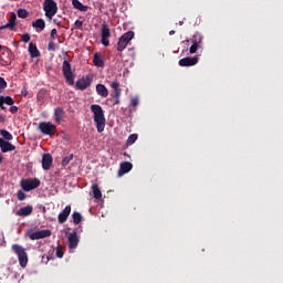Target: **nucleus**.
<instances>
[{"mask_svg": "<svg viewBox=\"0 0 283 283\" xmlns=\"http://www.w3.org/2000/svg\"><path fill=\"white\" fill-rule=\"evenodd\" d=\"M0 109H6V107L3 106V104H2V106H0Z\"/></svg>", "mask_w": 283, "mask_h": 283, "instance_id": "obj_50", "label": "nucleus"}, {"mask_svg": "<svg viewBox=\"0 0 283 283\" xmlns=\"http://www.w3.org/2000/svg\"><path fill=\"white\" fill-rule=\"evenodd\" d=\"M112 90H114V93L111 94L112 98H114V105H120V94L123 90H120V83L118 81H114L111 83Z\"/></svg>", "mask_w": 283, "mask_h": 283, "instance_id": "obj_7", "label": "nucleus"}, {"mask_svg": "<svg viewBox=\"0 0 283 283\" xmlns=\"http://www.w3.org/2000/svg\"><path fill=\"white\" fill-rule=\"evenodd\" d=\"M67 239L70 249H76V247H78L80 239L78 233L76 231L69 233Z\"/></svg>", "mask_w": 283, "mask_h": 283, "instance_id": "obj_14", "label": "nucleus"}, {"mask_svg": "<svg viewBox=\"0 0 283 283\" xmlns=\"http://www.w3.org/2000/svg\"><path fill=\"white\" fill-rule=\"evenodd\" d=\"M0 163H3V157L0 155Z\"/></svg>", "mask_w": 283, "mask_h": 283, "instance_id": "obj_48", "label": "nucleus"}, {"mask_svg": "<svg viewBox=\"0 0 283 283\" xmlns=\"http://www.w3.org/2000/svg\"><path fill=\"white\" fill-rule=\"evenodd\" d=\"M32 211H33L32 206H27V207L20 208V209L17 211V216H20V217H22V218H25V216H31V214H32Z\"/></svg>", "mask_w": 283, "mask_h": 283, "instance_id": "obj_19", "label": "nucleus"}, {"mask_svg": "<svg viewBox=\"0 0 283 283\" xmlns=\"http://www.w3.org/2000/svg\"><path fill=\"white\" fill-rule=\"evenodd\" d=\"M29 238H30V240H41V234H40L39 231L31 232V233L29 234Z\"/></svg>", "mask_w": 283, "mask_h": 283, "instance_id": "obj_36", "label": "nucleus"}, {"mask_svg": "<svg viewBox=\"0 0 283 283\" xmlns=\"http://www.w3.org/2000/svg\"><path fill=\"white\" fill-rule=\"evenodd\" d=\"M101 36H102V45H104L105 48H108L109 36H112V31L109 30L107 22H103V24H102Z\"/></svg>", "mask_w": 283, "mask_h": 283, "instance_id": "obj_8", "label": "nucleus"}, {"mask_svg": "<svg viewBox=\"0 0 283 283\" xmlns=\"http://www.w3.org/2000/svg\"><path fill=\"white\" fill-rule=\"evenodd\" d=\"M33 28H35L36 30H40V32H43V30H45V20L43 19H38L35 21L32 22Z\"/></svg>", "mask_w": 283, "mask_h": 283, "instance_id": "obj_22", "label": "nucleus"}, {"mask_svg": "<svg viewBox=\"0 0 283 283\" xmlns=\"http://www.w3.org/2000/svg\"><path fill=\"white\" fill-rule=\"evenodd\" d=\"M29 54L31 59H39V56H41V51H39V49L36 48V44L31 42L29 44Z\"/></svg>", "mask_w": 283, "mask_h": 283, "instance_id": "obj_18", "label": "nucleus"}, {"mask_svg": "<svg viewBox=\"0 0 283 283\" xmlns=\"http://www.w3.org/2000/svg\"><path fill=\"white\" fill-rule=\"evenodd\" d=\"M52 163H54V158L50 153H46L42 156V168L44 171H50V167H52Z\"/></svg>", "mask_w": 283, "mask_h": 283, "instance_id": "obj_13", "label": "nucleus"}, {"mask_svg": "<svg viewBox=\"0 0 283 283\" xmlns=\"http://www.w3.org/2000/svg\"><path fill=\"white\" fill-rule=\"evenodd\" d=\"M0 135L2 136V139L8 142V140H12V134H10V132L6 130V129H1L0 130Z\"/></svg>", "mask_w": 283, "mask_h": 283, "instance_id": "obj_30", "label": "nucleus"}, {"mask_svg": "<svg viewBox=\"0 0 283 283\" xmlns=\"http://www.w3.org/2000/svg\"><path fill=\"white\" fill-rule=\"evenodd\" d=\"M92 85V76L86 75L83 76L82 78L77 80L75 83V87H77V90H80L81 92H85V90H87V87H90Z\"/></svg>", "mask_w": 283, "mask_h": 283, "instance_id": "obj_9", "label": "nucleus"}, {"mask_svg": "<svg viewBox=\"0 0 283 283\" xmlns=\"http://www.w3.org/2000/svg\"><path fill=\"white\" fill-rule=\"evenodd\" d=\"M95 90L98 96H102V98H107V96H109V91L105 84H97Z\"/></svg>", "mask_w": 283, "mask_h": 283, "instance_id": "obj_17", "label": "nucleus"}, {"mask_svg": "<svg viewBox=\"0 0 283 283\" xmlns=\"http://www.w3.org/2000/svg\"><path fill=\"white\" fill-rule=\"evenodd\" d=\"M15 25H17V13H11L9 22L7 24L2 25V28L9 29V30H14Z\"/></svg>", "mask_w": 283, "mask_h": 283, "instance_id": "obj_20", "label": "nucleus"}, {"mask_svg": "<svg viewBox=\"0 0 283 283\" xmlns=\"http://www.w3.org/2000/svg\"><path fill=\"white\" fill-rule=\"evenodd\" d=\"M11 249L13 253L18 255L20 266H22V269H25V266H28V252H25V248L19 244H13Z\"/></svg>", "mask_w": 283, "mask_h": 283, "instance_id": "obj_2", "label": "nucleus"}, {"mask_svg": "<svg viewBox=\"0 0 283 283\" xmlns=\"http://www.w3.org/2000/svg\"><path fill=\"white\" fill-rule=\"evenodd\" d=\"M17 196H18V200L20 201L25 200V192H23L22 190H19Z\"/></svg>", "mask_w": 283, "mask_h": 283, "instance_id": "obj_40", "label": "nucleus"}, {"mask_svg": "<svg viewBox=\"0 0 283 283\" xmlns=\"http://www.w3.org/2000/svg\"><path fill=\"white\" fill-rule=\"evenodd\" d=\"M20 186L23 189V191H32L34 189H38V187H41V180H39V178L22 179L20 181Z\"/></svg>", "mask_w": 283, "mask_h": 283, "instance_id": "obj_6", "label": "nucleus"}, {"mask_svg": "<svg viewBox=\"0 0 283 283\" xmlns=\"http://www.w3.org/2000/svg\"><path fill=\"white\" fill-rule=\"evenodd\" d=\"M201 43H202V35L195 34L192 36V45L189 49L190 54H196V52H198V48H200Z\"/></svg>", "mask_w": 283, "mask_h": 283, "instance_id": "obj_12", "label": "nucleus"}, {"mask_svg": "<svg viewBox=\"0 0 283 283\" xmlns=\"http://www.w3.org/2000/svg\"><path fill=\"white\" fill-rule=\"evenodd\" d=\"M169 34H170V36H174V34H176V31L171 30V31H169Z\"/></svg>", "mask_w": 283, "mask_h": 283, "instance_id": "obj_47", "label": "nucleus"}, {"mask_svg": "<svg viewBox=\"0 0 283 283\" xmlns=\"http://www.w3.org/2000/svg\"><path fill=\"white\" fill-rule=\"evenodd\" d=\"M18 17L19 19H28L30 17V12L25 9H18Z\"/></svg>", "mask_w": 283, "mask_h": 283, "instance_id": "obj_31", "label": "nucleus"}, {"mask_svg": "<svg viewBox=\"0 0 283 283\" xmlns=\"http://www.w3.org/2000/svg\"><path fill=\"white\" fill-rule=\"evenodd\" d=\"M57 43H62L60 39L57 40Z\"/></svg>", "mask_w": 283, "mask_h": 283, "instance_id": "obj_53", "label": "nucleus"}, {"mask_svg": "<svg viewBox=\"0 0 283 283\" xmlns=\"http://www.w3.org/2000/svg\"><path fill=\"white\" fill-rule=\"evenodd\" d=\"M21 41L23 43H30V34H28V33L22 34Z\"/></svg>", "mask_w": 283, "mask_h": 283, "instance_id": "obj_39", "label": "nucleus"}, {"mask_svg": "<svg viewBox=\"0 0 283 283\" xmlns=\"http://www.w3.org/2000/svg\"><path fill=\"white\" fill-rule=\"evenodd\" d=\"M70 213H72V206L69 205L64 208L62 212L57 216V222L59 224H65L67 222V219L70 218Z\"/></svg>", "mask_w": 283, "mask_h": 283, "instance_id": "obj_11", "label": "nucleus"}, {"mask_svg": "<svg viewBox=\"0 0 283 283\" xmlns=\"http://www.w3.org/2000/svg\"><path fill=\"white\" fill-rule=\"evenodd\" d=\"M185 22L184 21H179V25H182Z\"/></svg>", "mask_w": 283, "mask_h": 283, "instance_id": "obj_49", "label": "nucleus"}, {"mask_svg": "<svg viewBox=\"0 0 283 283\" xmlns=\"http://www.w3.org/2000/svg\"><path fill=\"white\" fill-rule=\"evenodd\" d=\"M130 105L133 107H138V97H134L132 101H130Z\"/></svg>", "mask_w": 283, "mask_h": 283, "instance_id": "obj_42", "label": "nucleus"}, {"mask_svg": "<svg viewBox=\"0 0 283 283\" xmlns=\"http://www.w3.org/2000/svg\"><path fill=\"white\" fill-rule=\"evenodd\" d=\"M43 10L45 12V17L48 19H52L59 12V7L56 6V1L54 0H45L43 3Z\"/></svg>", "mask_w": 283, "mask_h": 283, "instance_id": "obj_4", "label": "nucleus"}, {"mask_svg": "<svg viewBox=\"0 0 283 283\" xmlns=\"http://www.w3.org/2000/svg\"><path fill=\"white\" fill-rule=\"evenodd\" d=\"M93 63L96 67H104L105 66V62L103 61V57H101V55L98 53L94 54Z\"/></svg>", "mask_w": 283, "mask_h": 283, "instance_id": "obj_24", "label": "nucleus"}, {"mask_svg": "<svg viewBox=\"0 0 283 283\" xmlns=\"http://www.w3.org/2000/svg\"><path fill=\"white\" fill-rule=\"evenodd\" d=\"M0 123H6V117L3 115H0Z\"/></svg>", "mask_w": 283, "mask_h": 283, "instance_id": "obj_45", "label": "nucleus"}, {"mask_svg": "<svg viewBox=\"0 0 283 283\" xmlns=\"http://www.w3.org/2000/svg\"><path fill=\"white\" fill-rule=\"evenodd\" d=\"M40 240H43V238H50L52 235L51 230H40Z\"/></svg>", "mask_w": 283, "mask_h": 283, "instance_id": "obj_34", "label": "nucleus"}, {"mask_svg": "<svg viewBox=\"0 0 283 283\" xmlns=\"http://www.w3.org/2000/svg\"><path fill=\"white\" fill-rule=\"evenodd\" d=\"M22 94H23L24 96H28V90H27V88H23V90H22Z\"/></svg>", "mask_w": 283, "mask_h": 283, "instance_id": "obj_46", "label": "nucleus"}, {"mask_svg": "<svg viewBox=\"0 0 283 283\" xmlns=\"http://www.w3.org/2000/svg\"><path fill=\"white\" fill-rule=\"evenodd\" d=\"M48 50L50 52H56V50H59V46H56V43H54V41H50L48 45Z\"/></svg>", "mask_w": 283, "mask_h": 283, "instance_id": "obj_35", "label": "nucleus"}, {"mask_svg": "<svg viewBox=\"0 0 283 283\" xmlns=\"http://www.w3.org/2000/svg\"><path fill=\"white\" fill-rule=\"evenodd\" d=\"M56 32H57L56 29H52V31H51L52 41H54V39H56V36H59V34Z\"/></svg>", "mask_w": 283, "mask_h": 283, "instance_id": "obj_43", "label": "nucleus"}, {"mask_svg": "<svg viewBox=\"0 0 283 283\" xmlns=\"http://www.w3.org/2000/svg\"><path fill=\"white\" fill-rule=\"evenodd\" d=\"M120 39L124 41V43H126V45H129V41H132V39H134V31H128L126 33H124Z\"/></svg>", "mask_w": 283, "mask_h": 283, "instance_id": "obj_26", "label": "nucleus"}, {"mask_svg": "<svg viewBox=\"0 0 283 283\" xmlns=\"http://www.w3.org/2000/svg\"><path fill=\"white\" fill-rule=\"evenodd\" d=\"M91 112L94 114L93 120L96 123L97 133L103 134L105 132V113L103 112V107L93 104L91 105Z\"/></svg>", "mask_w": 283, "mask_h": 283, "instance_id": "obj_1", "label": "nucleus"}, {"mask_svg": "<svg viewBox=\"0 0 283 283\" xmlns=\"http://www.w3.org/2000/svg\"><path fill=\"white\" fill-rule=\"evenodd\" d=\"M63 116H65V111H63V108L57 107L54 111V118H55V123H60L61 120H63Z\"/></svg>", "mask_w": 283, "mask_h": 283, "instance_id": "obj_23", "label": "nucleus"}, {"mask_svg": "<svg viewBox=\"0 0 283 283\" xmlns=\"http://www.w3.org/2000/svg\"><path fill=\"white\" fill-rule=\"evenodd\" d=\"M72 218L74 224H81V222H83V216L81 214V212H73Z\"/></svg>", "mask_w": 283, "mask_h": 283, "instance_id": "obj_28", "label": "nucleus"}, {"mask_svg": "<svg viewBox=\"0 0 283 283\" xmlns=\"http://www.w3.org/2000/svg\"><path fill=\"white\" fill-rule=\"evenodd\" d=\"M72 160H74V155H73V154H71V155H69V156H66V157H63V159H62V166H63V167H67V164H69V163H72Z\"/></svg>", "mask_w": 283, "mask_h": 283, "instance_id": "obj_32", "label": "nucleus"}, {"mask_svg": "<svg viewBox=\"0 0 283 283\" xmlns=\"http://www.w3.org/2000/svg\"><path fill=\"white\" fill-rule=\"evenodd\" d=\"M14 105V99L10 96H0V106Z\"/></svg>", "mask_w": 283, "mask_h": 283, "instance_id": "obj_27", "label": "nucleus"}, {"mask_svg": "<svg viewBox=\"0 0 283 283\" xmlns=\"http://www.w3.org/2000/svg\"><path fill=\"white\" fill-rule=\"evenodd\" d=\"M1 50H3V45L0 44V52H1Z\"/></svg>", "mask_w": 283, "mask_h": 283, "instance_id": "obj_52", "label": "nucleus"}, {"mask_svg": "<svg viewBox=\"0 0 283 283\" xmlns=\"http://www.w3.org/2000/svg\"><path fill=\"white\" fill-rule=\"evenodd\" d=\"M64 253H63V248L57 247L56 248V258H63Z\"/></svg>", "mask_w": 283, "mask_h": 283, "instance_id": "obj_41", "label": "nucleus"}, {"mask_svg": "<svg viewBox=\"0 0 283 283\" xmlns=\"http://www.w3.org/2000/svg\"><path fill=\"white\" fill-rule=\"evenodd\" d=\"M38 129L45 136H54L56 134V125L52 122H42L39 124Z\"/></svg>", "mask_w": 283, "mask_h": 283, "instance_id": "obj_5", "label": "nucleus"}, {"mask_svg": "<svg viewBox=\"0 0 283 283\" xmlns=\"http://www.w3.org/2000/svg\"><path fill=\"white\" fill-rule=\"evenodd\" d=\"M198 56H192V57H184L181 60H179L178 64L180 65V67H192V65H198Z\"/></svg>", "mask_w": 283, "mask_h": 283, "instance_id": "obj_10", "label": "nucleus"}, {"mask_svg": "<svg viewBox=\"0 0 283 283\" xmlns=\"http://www.w3.org/2000/svg\"><path fill=\"white\" fill-rule=\"evenodd\" d=\"M125 48H127V44L125 43L124 40H122V38H119L117 42V52H123Z\"/></svg>", "mask_w": 283, "mask_h": 283, "instance_id": "obj_33", "label": "nucleus"}, {"mask_svg": "<svg viewBox=\"0 0 283 283\" xmlns=\"http://www.w3.org/2000/svg\"><path fill=\"white\" fill-rule=\"evenodd\" d=\"M136 140H138V134H132L130 136H128V138L126 140L127 147L134 145V143H136Z\"/></svg>", "mask_w": 283, "mask_h": 283, "instance_id": "obj_29", "label": "nucleus"}, {"mask_svg": "<svg viewBox=\"0 0 283 283\" xmlns=\"http://www.w3.org/2000/svg\"><path fill=\"white\" fill-rule=\"evenodd\" d=\"M62 73L69 85H74V73L72 72V64L67 60L63 61Z\"/></svg>", "mask_w": 283, "mask_h": 283, "instance_id": "obj_3", "label": "nucleus"}, {"mask_svg": "<svg viewBox=\"0 0 283 283\" xmlns=\"http://www.w3.org/2000/svg\"><path fill=\"white\" fill-rule=\"evenodd\" d=\"M72 6L75 8V10H80V12H87V10H90V7L84 6L78 0H72Z\"/></svg>", "mask_w": 283, "mask_h": 283, "instance_id": "obj_21", "label": "nucleus"}, {"mask_svg": "<svg viewBox=\"0 0 283 283\" xmlns=\"http://www.w3.org/2000/svg\"><path fill=\"white\" fill-rule=\"evenodd\" d=\"M74 29L75 30H83V21L76 20L74 23Z\"/></svg>", "mask_w": 283, "mask_h": 283, "instance_id": "obj_38", "label": "nucleus"}, {"mask_svg": "<svg viewBox=\"0 0 283 283\" xmlns=\"http://www.w3.org/2000/svg\"><path fill=\"white\" fill-rule=\"evenodd\" d=\"M92 189H93V196L96 200H101V198H103V192H101V188L94 184L92 186Z\"/></svg>", "mask_w": 283, "mask_h": 283, "instance_id": "obj_25", "label": "nucleus"}, {"mask_svg": "<svg viewBox=\"0 0 283 283\" xmlns=\"http://www.w3.org/2000/svg\"><path fill=\"white\" fill-rule=\"evenodd\" d=\"M130 169H134V165L129 161H124L119 166L118 177L125 176V174H129Z\"/></svg>", "mask_w": 283, "mask_h": 283, "instance_id": "obj_16", "label": "nucleus"}, {"mask_svg": "<svg viewBox=\"0 0 283 283\" xmlns=\"http://www.w3.org/2000/svg\"><path fill=\"white\" fill-rule=\"evenodd\" d=\"M0 149L2 154H8V151H14L17 147L12 145L10 142H6V139L0 138Z\"/></svg>", "mask_w": 283, "mask_h": 283, "instance_id": "obj_15", "label": "nucleus"}, {"mask_svg": "<svg viewBox=\"0 0 283 283\" xmlns=\"http://www.w3.org/2000/svg\"><path fill=\"white\" fill-rule=\"evenodd\" d=\"M1 30H6V28H3V27H0V32H1Z\"/></svg>", "mask_w": 283, "mask_h": 283, "instance_id": "obj_51", "label": "nucleus"}, {"mask_svg": "<svg viewBox=\"0 0 283 283\" xmlns=\"http://www.w3.org/2000/svg\"><path fill=\"white\" fill-rule=\"evenodd\" d=\"M10 112H11V114H17V112H19V107L13 106V104H12L10 107Z\"/></svg>", "mask_w": 283, "mask_h": 283, "instance_id": "obj_44", "label": "nucleus"}, {"mask_svg": "<svg viewBox=\"0 0 283 283\" xmlns=\"http://www.w3.org/2000/svg\"><path fill=\"white\" fill-rule=\"evenodd\" d=\"M8 87V82L3 77H0V94Z\"/></svg>", "mask_w": 283, "mask_h": 283, "instance_id": "obj_37", "label": "nucleus"}]
</instances>
